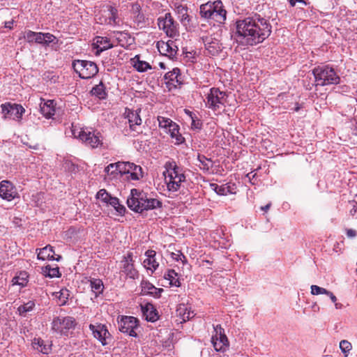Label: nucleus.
<instances>
[{
    "label": "nucleus",
    "instance_id": "nucleus-7",
    "mask_svg": "<svg viewBox=\"0 0 357 357\" xmlns=\"http://www.w3.org/2000/svg\"><path fill=\"white\" fill-rule=\"evenodd\" d=\"M72 66L81 79L92 78L98 73V66L96 63L91 61L74 60Z\"/></svg>",
    "mask_w": 357,
    "mask_h": 357
},
{
    "label": "nucleus",
    "instance_id": "nucleus-57",
    "mask_svg": "<svg viewBox=\"0 0 357 357\" xmlns=\"http://www.w3.org/2000/svg\"><path fill=\"white\" fill-rule=\"evenodd\" d=\"M349 203L352 207L349 213L351 215H354L357 212V202L355 200H352L350 201Z\"/></svg>",
    "mask_w": 357,
    "mask_h": 357
},
{
    "label": "nucleus",
    "instance_id": "nucleus-61",
    "mask_svg": "<svg viewBox=\"0 0 357 357\" xmlns=\"http://www.w3.org/2000/svg\"><path fill=\"white\" fill-rule=\"evenodd\" d=\"M194 316L193 312H190L188 311V312H184L183 314V320H189L190 318H192Z\"/></svg>",
    "mask_w": 357,
    "mask_h": 357
},
{
    "label": "nucleus",
    "instance_id": "nucleus-37",
    "mask_svg": "<svg viewBox=\"0 0 357 357\" xmlns=\"http://www.w3.org/2000/svg\"><path fill=\"white\" fill-rule=\"evenodd\" d=\"M36 306L33 301H29L28 302L20 305L17 307V312L20 316L26 317V313L31 312Z\"/></svg>",
    "mask_w": 357,
    "mask_h": 357
},
{
    "label": "nucleus",
    "instance_id": "nucleus-2",
    "mask_svg": "<svg viewBox=\"0 0 357 357\" xmlns=\"http://www.w3.org/2000/svg\"><path fill=\"white\" fill-rule=\"evenodd\" d=\"M128 207L139 213L144 211L153 210L162 206L160 200L150 197L143 190L133 188L130 190V195L127 199Z\"/></svg>",
    "mask_w": 357,
    "mask_h": 357
},
{
    "label": "nucleus",
    "instance_id": "nucleus-17",
    "mask_svg": "<svg viewBox=\"0 0 357 357\" xmlns=\"http://www.w3.org/2000/svg\"><path fill=\"white\" fill-rule=\"evenodd\" d=\"M205 47V54L207 56H217L222 50V45L219 40L206 36L202 38Z\"/></svg>",
    "mask_w": 357,
    "mask_h": 357
},
{
    "label": "nucleus",
    "instance_id": "nucleus-53",
    "mask_svg": "<svg viewBox=\"0 0 357 357\" xmlns=\"http://www.w3.org/2000/svg\"><path fill=\"white\" fill-rule=\"evenodd\" d=\"M340 348L343 353H347L351 349V344L347 340H342L340 342Z\"/></svg>",
    "mask_w": 357,
    "mask_h": 357
},
{
    "label": "nucleus",
    "instance_id": "nucleus-64",
    "mask_svg": "<svg viewBox=\"0 0 357 357\" xmlns=\"http://www.w3.org/2000/svg\"><path fill=\"white\" fill-rule=\"evenodd\" d=\"M354 123H355L354 131V134L357 135V115L354 117Z\"/></svg>",
    "mask_w": 357,
    "mask_h": 357
},
{
    "label": "nucleus",
    "instance_id": "nucleus-51",
    "mask_svg": "<svg viewBox=\"0 0 357 357\" xmlns=\"http://www.w3.org/2000/svg\"><path fill=\"white\" fill-rule=\"evenodd\" d=\"M116 162L110 163L105 168V172L108 175L116 176L117 174V170H116Z\"/></svg>",
    "mask_w": 357,
    "mask_h": 357
},
{
    "label": "nucleus",
    "instance_id": "nucleus-21",
    "mask_svg": "<svg viewBox=\"0 0 357 357\" xmlns=\"http://www.w3.org/2000/svg\"><path fill=\"white\" fill-rule=\"evenodd\" d=\"M146 259L144 260V266L151 273H153L159 266L156 259V252L153 250H148L145 252Z\"/></svg>",
    "mask_w": 357,
    "mask_h": 357
},
{
    "label": "nucleus",
    "instance_id": "nucleus-5",
    "mask_svg": "<svg viewBox=\"0 0 357 357\" xmlns=\"http://www.w3.org/2000/svg\"><path fill=\"white\" fill-rule=\"evenodd\" d=\"M312 72L316 85L324 86L337 84L340 82V77L336 70L329 65L317 66Z\"/></svg>",
    "mask_w": 357,
    "mask_h": 357
},
{
    "label": "nucleus",
    "instance_id": "nucleus-35",
    "mask_svg": "<svg viewBox=\"0 0 357 357\" xmlns=\"http://www.w3.org/2000/svg\"><path fill=\"white\" fill-rule=\"evenodd\" d=\"M54 295L58 300V305L60 306H63L67 303L68 298L70 296V293L68 289H62L61 291L55 292Z\"/></svg>",
    "mask_w": 357,
    "mask_h": 357
},
{
    "label": "nucleus",
    "instance_id": "nucleus-38",
    "mask_svg": "<svg viewBox=\"0 0 357 357\" xmlns=\"http://www.w3.org/2000/svg\"><path fill=\"white\" fill-rule=\"evenodd\" d=\"M43 272L46 277H49L50 278H59L61 275L58 266L52 268L50 265H47L43 268Z\"/></svg>",
    "mask_w": 357,
    "mask_h": 357
},
{
    "label": "nucleus",
    "instance_id": "nucleus-19",
    "mask_svg": "<svg viewBox=\"0 0 357 357\" xmlns=\"http://www.w3.org/2000/svg\"><path fill=\"white\" fill-rule=\"evenodd\" d=\"M157 47L161 54L173 58L177 54L178 50V47L175 45V42L169 40L167 42L158 41L157 43Z\"/></svg>",
    "mask_w": 357,
    "mask_h": 357
},
{
    "label": "nucleus",
    "instance_id": "nucleus-8",
    "mask_svg": "<svg viewBox=\"0 0 357 357\" xmlns=\"http://www.w3.org/2000/svg\"><path fill=\"white\" fill-rule=\"evenodd\" d=\"M77 325L76 320L70 316L55 317L51 323V329L54 333L61 335H68L70 330L75 329Z\"/></svg>",
    "mask_w": 357,
    "mask_h": 357
},
{
    "label": "nucleus",
    "instance_id": "nucleus-47",
    "mask_svg": "<svg viewBox=\"0 0 357 357\" xmlns=\"http://www.w3.org/2000/svg\"><path fill=\"white\" fill-rule=\"evenodd\" d=\"M171 257L176 261H181L183 264L188 262L185 256L179 250L176 252H172Z\"/></svg>",
    "mask_w": 357,
    "mask_h": 357
},
{
    "label": "nucleus",
    "instance_id": "nucleus-52",
    "mask_svg": "<svg viewBox=\"0 0 357 357\" xmlns=\"http://www.w3.org/2000/svg\"><path fill=\"white\" fill-rule=\"evenodd\" d=\"M38 32H34L32 31H29L26 33V35L24 36L26 41L29 43H36V38L38 36Z\"/></svg>",
    "mask_w": 357,
    "mask_h": 357
},
{
    "label": "nucleus",
    "instance_id": "nucleus-22",
    "mask_svg": "<svg viewBox=\"0 0 357 357\" xmlns=\"http://www.w3.org/2000/svg\"><path fill=\"white\" fill-rule=\"evenodd\" d=\"M93 45V48L96 49V55H99L100 52L114 47V45L110 43V40L108 38L102 36H96Z\"/></svg>",
    "mask_w": 357,
    "mask_h": 357
},
{
    "label": "nucleus",
    "instance_id": "nucleus-39",
    "mask_svg": "<svg viewBox=\"0 0 357 357\" xmlns=\"http://www.w3.org/2000/svg\"><path fill=\"white\" fill-rule=\"evenodd\" d=\"M90 286L91 290L96 294L97 296L98 294H101L103 291V283L100 279H92L90 281Z\"/></svg>",
    "mask_w": 357,
    "mask_h": 357
},
{
    "label": "nucleus",
    "instance_id": "nucleus-30",
    "mask_svg": "<svg viewBox=\"0 0 357 357\" xmlns=\"http://www.w3.org/2000/svg\"><path fill=\"white\" fill-rule=\"evenodd\" d=\"M33 344L35 349L44 354H48L52 350V344L45 342L41 338H34Z\"/></svg>",
    "mask_w": 357,
    "mask_h": 357
},
{
    "label": "nucleus",
    "instance_id": "nucleus-58",
    "mask_svg": "<svg viewBox=\"0 0 357 357\" xmlns=\"http://www.w3.org/2000/svg\"><path fill=\"white\" fill-rule=\"evenodd\" d=\"M36 43L42 45L44 46V33L38 32V36L36 38Z\"/></svg>",
    "mask_w": 357,
    "mask_h": 357
},
{
    "label": "nucleus",
    "instance_id": "nucleus-45",
    "mask_svg": "<svg viewBox=\"0 0 357 357\" xmlns=\"http://www.w3.org/2000/svg\"><path fill=\"white\" fill-rule=\"evenodd\" d=\"M59 40L50 33H44V46H49L51 43L58 44Z\"/></svg>",
    "mask_w": 357,
    "mask_h": 357
},
{
    "label": "nucleus",
    "instance_id": "nucleus-50",
    "mask_svg": "<svg viewBox=\"0 0 357 357\" xmlns=\"http://www.w3.org/2000/svg\"><path fill=\"white\" fill-rule=\"evenodd\" d=\"M225 194H236V185L234 183H227L224 184Z\"/></svg>",
    "mask_w": 357,
    "mask_h": 357
},
{
    "label": "nucleus",
    "instance_id": "nucleus-41",
    "mask_svg": "<svg viewBox=\"0 0 357 357\" xmlns=\"http://www.w3.org/2000/svg\"><path fill=\"white\" fill-rule=\"evenodd\" d=\"M62 167L65 172H67L70 174H75L78 169L77 165L68 160H66L63 162Z\"/></svg>",
    "mask_w": 357,
    "mask_h": 357
},
{
    "label": "nucleus",
    "instance_id": "nucleus-60",
    "mask_svg": "<svg viewBox=\"0 0 357 357\" xmlns=\"http://www.w3.org/2000/svg\"><path fill=\"white\" fill-rule=\"evenodd\" d=\"M356 235H357V232H356V230H354L353 229H347V236L349 238L356 237Z\"/></svg>",
    "mask_w": 357,
    "mask_h": 357
},
{
    "label": "nucleus",
    "instance_id": "nucleus-4",
    "mask_svg": "<svg viewBox=\"0 0 357 357\" xmlns=\"http://www.w3.org/2000/svg\"><path fill=\"white\" fill-rule=\"evenodd\" d=\"M199 14L202 18L208 22L212 20L222 24L226 20L227 11L224 8L222 2L220 0H216L213 2L208 1L202 4Z\"/></svg>",
    "mask_w": 357,
    "mask_h": 357
},
{
    "label": "nucleus",
    "instance_id": "nucleus-20",
    "mask_svg": "<svg viewBox=\"0 0 357 357\" xmlns=\"http://www.w3.org/2000/svg\"><path fill=\"white\" fill-rule=\"evenodd\" d=\"M141 293L142 296H150L155 298H159L163 292V289L155 287L149 280H142L140 283Z\"/></svg>",
    "mask_w": 357,
    "mask_h": 357
},
{
    "label": "nucleus",
    "instance_id": "nucleus-44",
    "mask_svg": "<svg viewBox=\"0 0 357 357\" xmlns=\"http://www.w3.org/2000/svg\"><path fill=\"white\" fill-rule=\"evenodd\" d=\"M130 165V162H117L116 165V170L117 174L126 175L128 167Z\"/></svg>",
    "mask_w": 357,
    "mask_h": 357
},
{
    "label": "nucleus",
    "instance_id": "nucleus-14",
    "mask_svg": "<svg viewBox=\"0 0 357 357\" xmlns=\"http://www.w3.org/2000/svg\"><path fill=\"white\" fill-rule=\"evenodd\" d=\"M4 119L20 121L24 113V108L19 104L6 102L1 105Z\"/></svg>",
    "mask_w": 357,
    "mask_h": 357
},
{
    "label": "nucleus",
    "instance_id": "nucleus-9",
    "mask_svg": "<svg viewBox=\"0 0 357 357\" xmlns=\"http://www.w3.org/2000/svg\"><path fill=\"white\" fill-rule=\"evenodd\" d=\"M227 95L225 92L221 91L218 88L213 87L206 97V107L213 111H217L222 106H225Z\"/></svg>",
    "mask_w": 357,
    "mask_h": 357
},
{
    "label": "nucleus",
    "instance_id": "nucleus-62",
    "mask_svg": "<svg viewBox=\"0 0 357 357\" xmlns=\"http://www.w3.org/2000/svg\"><path fill=\"white\" fill-rule=\"evenodd\" d=\"M326 295H327L328 296L330 297L331 301L333 303H335L337 302V298L336 296L333 294V292L330 291H327V293L326 294Z\"/></svg>",
    "mask_w": 357,
    "mask_h": 357
},
{
    "label": "nucleus",
    "instance_id": "nucleus-3",
    "mask_svg": "<svg viewBox=\"0 0 357 357\" xmlns=\"http://www.w3.org/2000/svg\"><path fill=\"white\" fill-rule=\"evenodd\" d=\"M165 168L163 174L167 190L175 192L180 189L181 183L185 181L184 170L174 160L166 162Z\"/></svg>",
    "mask_w": 357,
    "mask_h": 357
},
{
    "label": "nucleus",
    "instance_id": "nucleus-27",
    "mask_svg": "<svg viewBox=\"0 0 357 357\" xmlns=\"http://www.w3.org/2000/svg\"><path fill=\"white\" fill-rule=\"evenodd\" d=\"M142 313L148 321L155 322L159 319L156 308L153 304L148 303L141 306Z\"/></svg>",
    "mask_w": 357,
    "mask_h": 357
},
{
    "label": "nucleus",
    "instance_id": "nucleus-63",
    "mask_svg": "<svg viewBox=\"0 0 357 357\" xmlns=\"http://www.w3.org/2000/svg\"><path fill=\"white\" fill-rule=\"evenodd\" d=\"M301 108V106L299 103L296 102L295 106L291 109L293 112H298Z\"/></svg>",
    "mask_w": 357,
    "mask_h": 357
},
{
    "label": "nucleus",
    "instance_id": "nucleus-40",
    "mask_svg": "<svg viewBox=\"0 0 357 357\" xmlns=\"http://www.w3.org/2000/svg\"><path fill=\"white\" fill-rule=\"evenodd\" d=\"M197 160L202 165V169L204 170L208 171L213 166L211 159L206 158L204 155H198Z\"/></svg>",
    "mask_w": 357,
    "mask_h": 357
},
{
    "label": "nucleus",
    "instance_id": "nucleus-46",
    "mask_svg": "<svg viewBox=\"0 0 357 357\" xmlns=\"http://www.w3.org/2000/svg\"><path fill=\"white\" fill-rule=\"evenodd\" d=\"M112 195L105 190L101 189L96 194V198L107 204Z\"/></svg>",
    "mask_w": 357,
    "mask_h": 357
},
{
    "label": "nucleus",
    "instance_id": "nucleus-31",
    "mask_svg": "<svg viewBox=\"0 0 357 357\" xmlns=\"http://www.w3.org/2000/svg\"><path fill=\"white\" fill-rule=\"evenodd\" d=\"M90 93L92 96L98 98L100 100H105L107 96L106 88L102 82H100L98 84L94 86L91 89Z\"/></svg>",
    "mask_w": 357,
    "mask_h": 357
},
{
    "label": "nucleus",
    "instance_id": "nucleus-24",
    "mask_svg": "<svg viewBox=\"0 0 357 357\" xmlns=\"http://www.w3.org/2000/svg\"><path fill=\"white\" fill-rule=\"evenodd\" d=\"M144 176L142 168L139 165L130 162L127 169L126 179L128 181H139Z\"/></svg>",
    "mask_w": 357,
    "mask_h": 357
},
{
    "label": "nucleus",
    "instance_id": "nucleus-11",
    "mask_svg": "<svg viewBox=\"0 0 357 357\" xmlns=\"http://www.w3.org/2000/svg\"><path fill=\"white\" fill-rule=\"evenodd\" d=\"M214 334L211 337V343L218 352L224 353L228 350L229 343L225 333V329L220 324L213 326Z\"/></svg>",
    "mask_w": 357,
    "mask_h": 357
},
{
    "label": "nucleus",
    "instance_id": "nucleus-42",
    "mask_svg": "<svg viewBox=\"0 0 357 357\" xmlns=\"http://www.w3.org/2000/svg\"><path fill=\"white\" fill-rule=\"evenodd\" d=\"M27 275L26 273H20V275L13 278V282L14 284L20 285L21 287H25L27 284Z\"/></svg>",
    "mask_w": 357,
    "mask_h": 357
},
{
    "label": "nucleus",
    "instance_id": "nucleus-28",
    "mask_svg": "<svg viewBox=\"0 0 357 357\" xmlns=\"http://www.w3.org/2000/svg\"><path fill=\"white\" fill-rule=\"evenodd\" d=\"M40 108L41 114L47 119L51 118L55 114V103L52 100L41 102Z\"/></svg>",
    "mask_w": 357,
    "mask_h": 357
},
{
    "label": "nucleus",
    "instance_id": "nucleus-43",
    "mask_svg": "<svg viewBox=\"0 0 357 357\" xmlns=\"http://www.w3.org/2000/svg\"><path fill=\"white\" fill-rule=\"evenodd\" d=\"M159 127L169 129L172 124H175L176 123L172 121L170 119L165 118L163 116H158V118Z\"/></svg>",
    "mask_w": 357,
    "mask_h": 357
},
{
    "label": "nucleus",
    "instance_id": "nucleus-16",
    "mask_svg": "<svg viewBox=\"0 0 357 357\" xmlns=\"http://www.w3.org/2000/svg\"><path fill=\"white\" fill-rule=\"evenodd\" d=\"M89 329L91 331L93 337L97 339L102 346L108 344L107 340L111 339V335L105 325L99 324L97 325L90 324Z\"/></svg>",
    "mask_w": 357,
    "mask_h": 357
},
{
    "label": "nucleus",
    "instance_id": "nucleus-29",
    "mask_svg": "<svg viewBox=\"0 0 357 357\" xmlns=\"http://www.w3.org/2000/svg\"><path fill=\"white\" fill-rule=\"evenodd\" d=\"M176 13L178 15V18L184 26L190 24L191 18L188 14V7L181 4L176 6Z\"/></svg>",
    "mask_w": 357,
    "mask_h": 357
},
{
    "label": "nucleus",
    "instance_id": "nucleus-48",
    "mask_svg": "<svg viewBox=\"0 0 357 357\" xmlns=\"http://www.w3.org/2000/svg\"><path fill=\"white\" fill-rule=\"evenodd\" d=\"M210 188L212 190L215 191L218 195H226L224 184L218 185L216 183H210Z\"/></svg>",
    "mask_w": 357,
    "mask_h": 357
},
{
    "label": "nucleus",
    "instance_id": "nucleus-54",
    "mask_svg": "<svg viewBox=\"0 0 357 357\" xmlns=\"http://www.w3.org/2000/svg\"><path fill=\"white\" fill-rule=\"evenodd\" d=\"M192 123H191V128L193 130H201L202 127V123L199 119H195L192 116Z\"/></svg>",
    "mask_w": 357,
    "mask_h": 357
},
{
    "label": "nucleus",
    "instance_id": "nucleus-25",
    "mask_svg": "<svg viewBox=\"0 0 357 357\" xmlns=\"http://www.w3.org/2000/svg\"><path fill=\"white\" fill-rule=\"evenodd\" d=\"M140 111L141 109H139L138 111L128 109V111L126 112V118L128 120L130 130H132V131H135L137 133L142 132L136 130V126H139L142 123V119L139 116Z\"/></svg>",
    "mask_w": 357,
    "mask_h": 357
},
{
    "label": "nucleus",
    "instance_id": "nucleus-55",
    "mask_svg": "<svg viewBox=\"0 0 357 357\" xmlns=\"http://www.w3.org/2000/svg\"><path fill=\"white\" fill-rule=\"evenodd\" d=\"M116 40H118L119 44L121 46H123L124 44L121 43V42L123 41V39H125L128 36V34L126 33H123V32H116Z\"/></svg>",
    "mask_w": 357,
    "mask_h": 357
},
{
    "label": "nucleus",
    "instance_id": "nucleus-6",
    "mask_svg": "<svg viewBox=\"0 0 357 357\" xmlns=\"http://www.w3.org/2000/svg\"><path fill=\"white\" fill-rule=\"evenodd\" d=\"M97 23L115 27L120 25L121 17L118 6L114 3H109L102 6L101 10L96 15Z\"/></svg>",
    "mask_w": 357,
    "mask_h": 357
},
{
    "label": "nucleus",
    "instance_id": "nucleus-49",
    "mask_svg": "<svg viewBox=\"0 0 357 357\" xmlns=\"http://www.w3.org/2000/svg\"><path fill=\"white\" fill-rule=\"evenodd\" d=\"M311 294L312 295L326 294L327 289L317 285L313 284L311 286Z\"/></svg>",
    "mask_w": 357,
    "mask_h": 357
},
{
    "label": "nucleus",
    "instance_id": "nucleus-12",
    "mask_svg": "<svg viewBox=\"0 0 357 357\" xmlns=\"http://www.w3.org/2000/svg\"><path fill=\"white\" fill-rule=\"evenodd\" d=\"M121 264V273H123L126 278L132 280L139 278V274L138 271L135 268L133 253L132 252H128L123 257Z\"/></svg>",
    "mask_w": 357,
    "mask_h": 357
},
{
    "label": "nucleus",
    "instance_id": "nucleus-56",
    "mask_svg": "<svg viewBox=\"0 0 357 357\" xmlns=\"http://www.w3.org/2000/svg\"><path fill=\"white\" fill-rule=\"evenodd\" d=\"M134 21L138 24L142 23L144 20V15L140 13L135 15H133Z\"/></svg>",
    "mask_w": 357,
    "mask_h": 357
},
{
    "label": "nucleus",
    "instance_id": "nucleus-26",
    "mask_svg": "<svg viewBox=\"0 0 357 357\" xmlns=\"http://www.w3.org/2000/svg\"><path fill=\"white\" fill-rule=\"evenodd\" d=\"M61 256L58 255L57 257H54V250L53 247L50 245H47L45 247L39 249L38 252V259L40 260H56L57 261L61 259Z\"/></svg>",
    "mask_w": 357,
    "mask_h": 357
},
{
    "label": "nucleus",
    "instance_id": "nucleus-32",
    "mask_svg": "<svg viewBox=\"0 0 357 357\" xmlns=\"http://www.w3.org/2000/svg\"><path fill=\"white\" fill-rule=\"evenodd\" d=\"M168 132L172 139H175V144L180 145L185 142V138L179 133V126L178 124H172L168 130Z\"/></svg>",
    "mask_w": 357,
    "mask_h": 357
},
{
    "label": "nucleus",
    "instance_id": "nucleus-34",
    "mask_svg": "<svg viewBox=\"0 0 357 357\" xmlns=\"http://www.w3.org/2000/svg\"><path fill=\"white\" fill-rule=\"evenodd\" d=\"M133 66L139 72H145L148 69H151V65L146 61H140L139 56L136 55L133 59Z\"/></svg>",
    "mask_w": 357,
    "mask_h": 357
},
{
    "label": "nucleus",
    "instance_id": "nucleus-1",
    "mask_svg": "<svg viewBox=\"0 0 357 357\" xmlns=\"http://www.w3.org/2000/svg\"><path fill=\"white\" fill-rule=\"evenodd\" d=\"M236 29L237 41L249 46L263 43L272 32L269 20L257 13L237 20Z\"/></svg>",
    "mask_w": 357,
    "mask_h": 357
},
{
    "label": "nucleus",
    "instance_id": "nucleus-10",
    "mask_svg": "<svg viewBox=\"0 0 357 357\" xmlns=\"http://www.w3.org/2000/svg\"><path fill=\"white\" fill-rule=\"evenodd\" d=\"M158 25L167 36L175 38L179 36L178 24L174 20L170 13H166L158 18Z\"/></svg>",
    "mask_w": 357,
    "mask_h": 357
},
{
    "label": "nucleus",
    "instance_id": "nucleus-36",
    "mask_svg": "<svg viewBox=\"0 0 357 357\" xmlns=\"http://www.w3.org/2000/svg\"><path fill=\"white\" fill-rule=\"evenodd\" d=\"M107 204H109L113 206L116 212L121 215H123L126 211V207L120 204L119 199L116 197L112 196Z\"/></svg>",
    "mask_w": 357,
    "mask_h": 357
},
{
    "label": "nucleus",
    "instance_id": "nucleus-18",
    "mask_svg": "<svg viewBox=\"0 0 357 357\" xmlns=\"http://www.w3.org/2000/svg\"><path fill=\"white\" fill-rule=\"evenodd\" d=\"M0 197L5 200L11 201L18 197V192L15 185L9 181L0 182Z\"/></svg>",
    "mask_w": 357,
    "mask_h": 357
},
{
    "label": "nucleus",
    "instance_id": "nucleus-59",
    "mask_svg": "<svg viewBox=\"0 0 357 357\" xmlns=\"http://www.w3.org/2000/svg\"><path fill=\"white\" fill-rule=\"evenodd\" d=\"M132 13L133 15H135V14H137V13H140L141 12V6H139V3H135L132 5Z\"/></svg>",
    "mask_w": 357,
    "mask_h": 357
},
{
    "label": "nucleus",
    "instance_id": "nucleus-33",
    "mask_svg": "<svg viewBox=\"0 0 357 357\" xmlns=\"http://www.w3.org/2000/svg\"><path fill=\"white\" fill-rule=\"evenodd\" d=\"M164 279L169 281L170 286L178 287L181 282L178 278V273L173 269H169L164 275Z\"/></svg>",
    "mask_w": 357,
    "mask_h": 357
},
{
    "label": "nucleus",
    "instance_id": "nucleus-13",
    "mask_svg": "<svg viewBox=\"0 0 357 357\" xmlns=\"http://www.w3.org/2000/svg\"><path fill=\"white\" fill-rule=\"evenodd\" d=\"M119 331L121 333H127L131 337L137 336L135 330L139 327V321L137 318L130 316H122L118 321Z\"/></svg>",
    "mask_w": 357,
    "mask_h": 357
},
{
    "label": "nucleus",
    "instance_id": "nucleus-23",
    "mask_svg": "<svg viewBox=\"0 0 357 357\" xmlns=\"http://www.w3.org/2000/svg\"><path fill=\"white\" fill-rule=\"evenodd\" d=\"M79 138L91 148H96L100 144L99 137L91 132L82 130L79 132Z\"/></svg>",
    "mask_w": 357,
    "mask_h": 357
},
{
    "label": "nucleus",
    "instance_id": "nucleus-15",
    "mask_svg": "<svg viewBox=\"0 0 357 357\" xmlns=\"http://www.w3.org/2000/svg\"><path fill=\"white\" fill-rule=\"evenodd\" d=\"M165 84L169 91L176 89L183 84V79L181 71L178 68H174L172 70L167 72L165 76Z\"/></svg>",
    "mask_w": 357,
    "mask_h": 357
}]
</instances>
